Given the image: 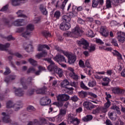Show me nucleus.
<instances>
[{
    "mask_svg": "<svg viewBox=\"0 0 125 125\" xmlns=\"http://www.w3.org/2000/svg\"><path fill=\"white\" fill-rule=\"evenodd\" d=\"M44 61H47V62L50 64L47 67V70H48L49 72H51L53 74H57L60 78L63 77L64 74L63 69L55 65V63H54L51 58H45L44 59Z\"/></svg>",
    "mask_w": 125,
    "mask_h": 125,
    "instance_id": "nucleus-1",
    "label": "nucleus"
},
{
    "mask_svg": "<svg viewBox=\"0 0 125 125\" xmlns=\"http://www.w3.org/2000/svg\"><path fill=\"white\" fill-rule=\"evenodd\" d=\"M57 99L58 101L60 102L53 103V105H56V106L60 108V107H62L64 104V103L62 101H68V100L70 99V96L65 94H60L57 97Z\"/></svg>",
    "mask_w": 125,
    "mask_h": 125,
    "instance_id": "nucleus-2",
    "label": "nucleus"
},
{
    "mask_svg": "<svg viewBox=\"0 0 125 125\" xmlns=\"http://www.w3.org/2000/svg\"><path fill=\"white\" fill-rule=\"evenodd\" d=\"M35 27L34 25L30 24L26 26V31L21 34L22 37L28 40L32 36V32L34 31Z\"/></svg>",
    "mask_w": 125,
    "mask_h": 125,
    "instance_id": "nucleus-3",
    "label": "nucleus"
},
{
    "mask_svg": "<svg viewBox=\"0 0 125 125\" xmlns=\"http://www.w3.org/2000/svg\"><path fill=\"white\" fill-rule=\"evenodd\" d=\"M77 42L79 46H82L83 49H88L89 43L84 39H82L79 41H77Z\"/></svg>",
    "mask_w": 125,
    "mask_h": 125,
    "instance_id": "nucleus-4",
    "label": "nucleus"
},
{
    "mask_svg": "<svg viewBox=\"0 0 125 125\" xmlns=\"http://www.w3.org/2000/svg\"><path fill=\"white\" fill-rule=\"evenodd\" d=\"M67 121L70 123V124H74L75 122H76L77 125H80V120L77 118L75 117V115L72 113H70L68 115Z\"/></svg>",
    "mask_w": 125,
    "mask_h": 125,
    "instance_id": "nucleus-5",
    "label": "nucleus"
},
{
    "mask_svg": "<svg viewBox=\"0 0 125 125\" xmlns=\"http://www.w3.org/2000/svg\"><path fill=\"white\" fill-rule=\"evenodd\" d=\"M83 106L86 108L88 111H91L92 109H94L96 105H94L90 102H84L83 103Z\"/></svg>",
    "mask_w": 125,
    "mask_h": 125,
    "instance_id": "nucleus-6",
    "label": "nucleus"
},
{
    "mask_svg": "<svg viewBox=\"0 0 125 125\" xmlns=\"http://www.w3.org/2000/svg\"><path fill=\"white\" fill-rule=\"evenodd\" d=\"M53 59L56 62H65V63H67V61H66L65 57L59 54H57V55L53 58Z\"/></svg>",
    "mask_w": 125,
    "mask_h": 125,
    "instance_id": "nucleus-7",
    "label": "nucleus"
},
{
    "mask_svg": "<svg viewBox=\"0 0 125 125\" xmlns=\"http://www.w3.org/2000/svg\"><path fill=\"white\" fill-rule=\"evenodd\" d=\"M60 28L62 31H67L71 28L70 23L62 22L60 25Z\"/></svg>",
    "mask_w": 125,
    "mask_h": 125,
    "instance_id": "nucleus-8",
    "label": "nucleus"
},
{
    "mask_svg": "<svg viewBox=\"0 0 125 125\" xmlns=\"http://www.w3.org/2000/svg\"><path fill=\"white\" fill-rule=\"evenodd\" d=\"M100 33L102 36H103L105 38L109 36V32L107 30V27L105 26H102L101 27Z\"/></svg>",
    "mask_w": 125,
    "mask_h": 125,
    "instance_id": "nucleus-9",
    "label": "nucleus"
},
{
    "mask_svg": "<svg viewBox=\"0 0 125 125\" xmlns=\"http://www.w3.org/2000/svg\"><path fill=\"white\" fill-rule=\"evenodd\" d=\"M117 39L118 42L122 43L125 42V33L123 32H119L117 33Z\"/></svg>",
    "mask_w": 125,
    "mask_h": 125,
    "instance_id": "nucleus-10",
    "label": "nucleus"
},
{
    "mask_svg": "<svg viewBox=\"0 0 125 125\" xmlns=\"http://www.w3.org/2000/svg\"><path fill=\"white\" fill-rule=\"evenodd\" d=\"M72 34H74L75 36H78V37H81L83 34V30L80 28V27L77 26L72 30Z\"/></svg>",
    "mask_w": 125,
    "mask_h": 125,
    "instance_id": "nucleus-11",
    "label": "nucleus"
},
{
    "mask_svg": "<svg viewBox=\"0 0 125 125\" xmlns=\"http://www.w3.org/2000/svg\"><path fill=\"white\" fill-rule=\"evenodd\" d=\"M40 103L42 106H45L51 103V100L48 99L47 97H45L41 99Z\"/></svg>",
    "mask_w": 125,
    "mask_h": 125,
    "instance_id": "nucleus-12",
    "label": "nucleus"
},
{
    "mask_svg": "<svg viewBox=\"0 0 125 125\" xmlns=\"http://www.w3.org/2000/svg\"><path fill=\"white\" fill-rule=\"evenodd\" d=\"M112 91L114 94H124L125 93V90L121 89L119 87H113Z\"/></svg>",
    "mask_w": 125,
    "mask_h": 125,
    "instance_id": "nucleus-13",
    "label": "nucleus"
},
{
    "mask_svg": "<svg viewBox=\"0 0 125 125\" xmlns=\"http://www.w3.org/2000/svg\"><path fill=\"white\" fill-rule=\"evenodd\" d=\"M68 63L69 65H73L75 64L76 60H77V57L75 55H69L67 57Z\"/></svg>",
    "mask_w": 125,
    "mask_h": 125,
    "instance_id": "nucleus-14",
    "label": "nucleus"
},
{
    "mask_svg": "<svg viewBox=\"0 0 125 125\" xmlns=\"http://www.w3.org/2000/svg\"><path fill=\"white\" fill-rule=\"evenodd\" d=\"M2 116H4L2 119L3 123H5V124H11L12 121L10 119L9 116L6 115L5 112H2Z\"/></svg>",
    "mask_w": 125,
    "mask_h": 125,
    "instance_id": "nucleus-15",
    "label": "nucleus"
},
{
    "mask_svg": "<svg viewBox=\"0 0 125 125\" xmlns=\"http://www.w3.org/2000/svg\"><path fill=\"white\" fill-rule=\"evenodd\" d=\"M15 94L16 96H23L24 95V91L21 88L16 89L15 90Z\"/></svg>",
    "mask_w": 125,
    "mask_h": 125,
    "instance_id": "nucleus-16",
    "label": "nucleus"
},
{
    "mask_svg": "<svg viewBox=\"0 0 125 125\" xmlns=\"http://www.w3.org/2000/svg\"><path fill=\"white\" fill-rule=\"evenodd\" d=\"M16 79V75H11L8 76H7L5 78L4 82L7 83H8L10 81H14Z\"/></svg>",
    "mask_w": 125,
    "mask_h": 125,
    "instance_id": "nucleus-17",
    "label": "nucleus"
},
{
    "mask_svg": "<svg viewBox=\"0 0 125 125\" xmlns=\"http://www.w3.org/2000/svg\"><path fill=\"white\" fill-rule=\"evenodd\" d=\"M66 112H67V109L66 108L60 109V112L58 115V119H62V117H64L66 115Z\"/></svg>",
    "mask_w": 125,
    "mask_h": 125,
    "instance_id": "nucleus-18",
    "label": "nucleus"
},
{
    "mask_svg": "<svg viewBox=\"0 0 125 125\" xmlns=\"http://www.w3.org/2000/svg\"><path fill=\"white\" fill-rule=\"evenodd\" d=\"M62 20L64 23H69L71 21L70 16L63 15L62 16Z\"/></svg>",
    "mask_w": 125,
    "mask_h": 125,
    "instance_id": "nucleus-19",
    "label": "nucleus"
},
{
    "mask_svg": "<svg viewBox=\"0 0 125 125\" xmlns=\"http://www.w3.org/2000/svg\"><path fill=\"white\" fill-rule=\"evenodd\" d=\"M24 22V20L22 19H19L16 20L14 22L13 24L14 26L16 27H19L20 26H22V23Z\"/></svg>",
    "mask_w": 125,
    "mask_h": 125,
    "instance_id": "nucleus-20",
    "label": "nucleus"
},
{
    "mask_svg": "<svg viewBox=\"0 0 125 125\" xmlns=\"http://www.w3.org/2000/svg\"><path fill=\"white\" fill-rule=\"evenodd\" d=\"M39 9L43 15H46V14H47V11H46V9L44 8V5L43 4H40Z\"/></svg>",
    "mask_w": 125,
    "mask_h": 125,
    "instance_id": "nucleus-21",
    "label": "nucleus"
},
{
    "mask_svg": "<svg viewBox=\"0 0 125 125\" xmlns=\"http://www.w3.org/2000/svg\"><path fill=\"white\" fill-rule=\"evenodd\" d=\"M47 55V52L45 51H43L42 53H39L36 55V57L38 58V59H41L42 57H45Z\"/></svg>",
    "mask_w": 125,
    "mask_h": 125,
    "instance_id": "nucleus-22",
    "label": "nucleus"
},
{
    "mask_svg": "<svg viewBox=\"0 0 125 125\" xmlns=\"http://www.w3.org/2000/svg\"><path fill=\"white\" fill-rule=\"evenodd\" d=\"M103 81L104 82L102 83V85H103V86H108V85H109V81H110L109 78L105 77L103 78Z\"/></svg>",
    "mask_w": 125,
    "mask_h": 125,
    "instance_id": "nucleus-23",
    "label": "nucleus"
},
{
    "mask_svg": "<svg viewBox=\"0 0 125 125\" xmlns=\"http://www.w3.org/2000/svg\"><path fill=\"white\" fill-rule=\"evenodd\" d=\"M108 117L112 121H116L118 119L117 115L114 114L113 112L108 113Z\"/></svg>",
    "mask_w": 125,
    "mask_h": 125,
    "instance_id": "nucleus-24",
    "label": "nucleus"
},
{
    "mask_svg": "<svg viewBox=\"0 0 125 125\" xmlns=\"http://www.w3.org/2000/svg\"><path fill=\"white\" fill-rule=\"evenodd\" d=\"M78 95L80 98H85L87 96V92L81 91L78 92Z\"/></svg>",
    "mask_w": 125,
    "mask_h": 125,
    "instance_id": "nucleus-25",
    "label": "nucleus"
},
{
    "mask_svg": "<svg viewBox=\"0 0 125 125\" xmlns=\"http://www.w3.org/2000/svg\"><path fill=\"white\" fill-rule=\"evenodd\" d=\"M107 102L104 104V107H103L104 110H105V112H107V109L111 106V102H110V100L109 99H106Z\"/></svg>",
    "mask_w": 125,
    "mask_h": 125,
    "instance_id": "nucleus-26",
    "label": "nucleus"
},
{
    "mask_svg": "<svg viewBox=\"0 0 125 125\" xmlns=\"http://www.w3.org/2000/svg\"><path fill=\"white\" fill-rule=\"evenodd\" d=\"M9 46H10L9 43H7L5 45L0 44V50H6V48H8Z\"/></svg>",
    "mask_w": 125,
    "mask_h": 125,
    "instance_id": "nucleus-27",
    "label": "nucleus"
},
{
    "mask_svg": "<svg viewBox=\"0 0 125 125\" xmlns=\"http://www.w3.org/2000/svg\"><path fill=\"white\" fill-rule=\"evenodd\" d=\"M43 48H46L48 50L50 49L49 46L46 44L40 45L38 47V51H42Z\"/></svg>",
    "mask_w": 125,
    "mask_h": 125,
    "instance_id": "nucleus-28",
    "label": "nucleus"
},
{
    "mask_svg": "<svg viewBox=\"0 0 125 125\" xmlns=\"http://www.w3.org/2000/svg\"><path fill=\"white\" fill-rule=\"evenodd\" d=\"M92 119H93L92 115H89L83 117L82 120L83 122H89V121H91Z\"/></svg>",
    "mask_w": 125,
    "mask_h": 125,
    "instance_id": "nucleus-29",
    "label": "nucleus"
},
{
    "mask_svg": "<svg viewBox=\"0 0 125 125\" xmlns=\"http://www.w3.org/2000/svg\"><path fill=\"white\" fill-rule=\"evenodd\" d=\"M69 84H70V83L67 80H64L61 83V86L62 87H65V88H68L66 86L67 85H69Z\"/></svg>",
    "mask_w": 125,
    "mask_h": 125,
    "instance_id": "nucleus-30",
    "label": "nucleus"
},
{
    "mask_svg": "<svg viewBox=\"0 0 125 125\" xmlns=\"http://www.w3.org/2000/svg\"><path fill=\"white\" fill-rule=\"evenodd\" d=\"M46 89L44 87L40 88L36 90V92L37 94H44L45 93Z\"/></svg>",
    "mask_w": 125,
    "mask_h": 125,
    "instance_id": "nucleus-31",
    "label": "nucleus"
},
{
    "mask_svg": "<svg viewBox=\"0 0 125 125\" xmlns=\"http://www.w3.org/2000/svg\"><path fill=\"white\" fill-rule=\"evenodd\" d=\"M111 109L114 110L116 113H117V114H118V115H121V111H120V108L117 106V105H113L112 106H111Z\"/></svg>",
    "mask_w": 125,
    "mask_h": 125,
    "instance_id": "nucleus-32",
    "label": "nucleus"
},
{
    "mask_svg": "<svg viewBox=\"0 0 125 125\" xmlns=\"http://www.w3.org/2000/svg\"><path fill=\"white\" fill-rule=\"evenodd\" d=\"M28 62H29V63H30L31 65L32 66H34V67L38 65L37 62L32 58H30L29 59H28Z\"/></svg>",
    "mask_w": 125,
    "mask_h": 125,
    "instance_id": "nucleus-33",
    "label": "nucleus"
},
{
    "mask_svg": "<svg viewBox=\"0 0 125 125\" xmlns=\"http://www.w3.org/2000/svg\"><path fill=\"white\" fill-rule=\"evenodd\" d=\"M69 75L71 78L73 79V80H75V81H78V80H79V76L75 72H73V73H70Z\"/></svg>",
    "mask_w": 125,
    "mask_h": 125,
    "instance_id": "nucleus-34",
    "label": "nucleus"
},
{
    "mask_svg": "<svg viewBox=\"0 0 125 125\" xmlns=\"http://www.w3.org/2000/svg\"><path fill=\"white\" fill-rule=\"evenodd\" d=\"M18 17L23 18L26 17V16L23 14V11L20 10L17 12Z\"/></svg>",
    "mask_w": 125,
    "mask_h": 125,
    "instance_id": "nucleus-35",
    "label": "nucleus"
},
{
    "mask_svg": "<svg viewBox=\"0 0 125 125\" xmlns=\"http://www.w3.org/2000/svg\"><path fill=\"white\" fill-rule=\"evenodd\" d=\"M60 16H61V12H60V11H57L55 12L54 18H56V20L59 19V18H60Z\"/></svg>",
    "mask_w": 125,
    "mask_h": 125,
    "instance_id": "nucleus-36",
    "label": "nucleus"
},
{
    "mask_svg": "<svg viewBox=\"0 0 125 125\" xmlns=\"http://www.w3.org/2000/svg\"><path fill=\"white\" fill-rule=\"evenodd\" d=\"M89 87H93L96 85V82L95 81H90L88 83Z\"/></svg>",
    "mask_w": 125,
    "mask_h": 125,
    "instance_id": "nucleus-37",
    "label": "nucleus"
},
{
    "mask_svg": "<svg viewBox=\"0 0 125 125\" xmlns=\"http://www.w3.org/2000/svg\"><path fill=\"white\" fill-rule=\"evenodd\" d=\"M99 4V1L98 0H93L92 7L95 8L97 7V6Z\"/></svg>",
    "mask_w": 125,
    "mask_h": 125,
    "instance_id": "nucleus-38",
    "label": "nucleus"
},
{
    "mask_svg": "<svg viewBox=\"0 0 125 125\" xmlns=\"http://www.w3.org/2000/svg\"><path fill=\"white\" fill-rule=\"evenodd\" d=\"M12 4L14 6H17L20 4V1L19 0H12Z\"/></svg>",
    "mask_w": 125,
    "mask_h": 125,
    "instance_id": "nucleus-39",
    "label": "nucleus"
},
{
    "mask_svg": "<svg viewBox=\"0 0 125 125\" xmlns=\"http://www.w3.org/2000/svg\"><path fill=\"white\" fill-rule=\"evenodd\" d=\"M25 49L27 52H33L34 51V48L30 45L28 47L25 48Z\"/></svg>",
    "mask_w": 125,
    "mask_h": 125,
    "instance_id": "nucleus-40",
    "label": "nucleus"
},
{
    "mask_svg": "<svg viewBox=\"0 0 125 125\" xmlns=\"http://www.w3.org/2000/svg\"><path fill=\"white\" fill-rule=\"evenodd\" d=\"M35 72H36V68L31 66L27 70V73L30 74V73H35Z\"/></svg>",
    "mask_w": 125,
    "mask_h": 125,
    "instance_id": "nucleus-41",
    "label": "nucleus"
},
{
    "mask_svg": "<svg viewBox=\"0 0 125 125\" xmlns=\"http://www.w3.org/2000/svg\"><path fill=\"white\" fill-rule=\"evenodd\" d=\"M14 106V104L11 101H8L6 104L7 108H12Z\"/></svg>",
    "mask_w": 125,
    "mask_h": 125,
    "instance_id": "nucleus-42",
    "label": "nucleus"
},
{
    "mask_svg": "<svg viewBox=\"0 0 125 125\" xmlns=\"http://www.w3.org/2000/svg\"><path fill=\"white\" fill-rule=\"evenodd\" d=\"M42 35L45 37V38H47V37H51V34L48 31H43L42 32Z\"/></svg>",
    "mask_w": 125,
    "mask_h": 125,
    "instance_id": "nucleus-43",
    "label": "nucleus"
},
{
    "mask_svg": "<svg viewBox=\"0 0 125 125\" xmlns=\"http://www.w3.org/2000/svg\"><path fill=\"white\" fill-rule=\"evenodd\" d=\"M100 112V107H98V108L95 109H93L92 110V114H93V115H96L98 114V113H99Z\"/></svg>",
    "mask_w": 125,
    "mask_h": 125,
    "instance_id": "nucleus-44",
    "label": "nucleus"
},
{
    "mask_svg": "<svg viewBox=\"0 0 125 125\" xmlns=\"http://www.w3.org/2000/svg\"><path fill=\"white\" fill-rule=\"evenodd\" d=\"M32 81H33V77H29L27 80V83L28 84H31V85H33L34 83L32 82Z\"/></svg>",
    "mask_w": 125,
    "mask_h": 125,
    "instance_id": "nucleus-45",
    "label": "nucleus"
},
{
    "mask_svg": "<svg viewBox=\"0 0 125 125\" xmlns=\"http://www.w3.org/2000/svg\"><path fill=\"white\" fill-rule=\"evenodd\" d=\"M111 42L114 46H117V47H119V44H118V42H117V40H116V39H112Z\"/></svg>",
    "mask_w": 125,
    "mask_h": 125,
    "instance_id": "nucleus-46",
    "label": "nucleus"
},
{
    "mask_svg": "<svg viewBox=\"0 0 125 125\" xmlns=\"http://www.w3.org/2000/svg\"><path fill=\"white\" fill-rule=\"evenodd\" d=\"M106 8H111L112 5L111 4V0H106Z\"/></svg>",
    "mask_w": 125,
    "mask_h": 125,
    "instance_id": "nucleus-47",
    "label": "nucleus"
},
{
    "mask_svg": "<svg viewBox=\"0 0 125 125\" xmlns=\"http://www.w3.org/2000/svg\"><path fill=\"white\" fill-rule=\"evenodd\" d=\"M9 54H11V55H15V56L18 57V58H22L23 57V56H22L21 54H19V53H16L13 54L12 52H9Z\"/></svg>",
    "mask_w": 125,
    "mask_h": 125,
    "instance_id": "nucleus-48",
    "label": "nucleus"
},
{
    "mask_svg": "<svg viewBox=\"0 0 125 125\" xmlns=\"http://www.w3.org/2000/svg\"><path fill=\"white\" fill-rule=\"evenodd\" d=\"M5 71L4 72V75H5V76H6V75H9V74H10V73H11V71H10V69H9V68L8 67H6L5 68Z\"/></svg>",
    "mask_w": 125,
    "mask_h": 125,
    "instance_id": "nucleus-49",
    "label": "nucleus"
},
{
    "mask_svg": "<svg viewBox=\"0 0 125 125\" xmlns=\"http://www.w3.org/2000/svg\"><path fill=\"white\" fill-rule=\"evenodd\" d=\"M88 37H90V38H93L94 37V33L92 30H89L88 31Z\"/></svg>",
    "mask_w": 125,
    "mask_h": 125,
    "instance_id": "nucleus-50",
    "label": "nucleus"
},
{
    "mask_svg": "<svg viewBox=\"0 0 125 125\" xmlns=\"http://www.w3.org/2000/svg\"><path fill=\"white\" fill-rule=\"evenodd\" d=\"M114 55H116L118 56V57H119L120 59H122V55L118 52L117 50H114V52H113Z\"/></svg>",
    "mask_w": 125,
    "mask_h": 125,
    "instance_id": "nucleus-51",
    "label": "nucleus"
},
{
    "mask_svg": "<svg viewBox=\"0 0 125 125\" xmlns=\"http://www.w3.org/2000/svg\"><path fill=\"white\" fill-rule=\"evenodd\" d=\"M81 88H83V89H85V90H88V89H89V88L87 87V86L84 85V83H83V82H81Z\"/></svg>",
    "mask_w": 125,
    "mask_h": 125,
    "instance_id": "nucleus-52",
    "label": "nucleus"
},
{
    "mask_svg": "<svg viewBox=\"0 0 125 125\" xmlns=\"http://www.w3.org/2000/svg\"><path fill=\"white\" fill-rule=\"evenodd\" d=\"M70 100H72L73 102H77L79 100V98L78 96L74 95L71 98Z\"/></svg>",
    "mask_w": 125,
    "mask_h": 125,
    "instance_id": "nucleus-53",
    "label": "nucleus"
},
{
    "mask_svg": "<svg viewBox=\"0 0 125 125\" xmlns=\"http://www.w3.org/2000/svg\"><path fill=\"white\" fill-rule=\"evenodd\" d=\"M88 49L90 52H91V51H94V50H95V46L93 44H92L90 46V47L89 46Z\"/></svg>",
    "mask_w": 125,
    "mask_h": 125,
    "instance_id": "nucleus-54",
    "label": "nucleus"
},
{
    "mask_svg": "<svg viewBox=\"0 0 125 125\" xmlns=\"http://www.w3.org/2000/svg\"><path fill=\"white\" fill-rule=\"evenodd\" d=\"M8 6H9V5L6 4V5L4 6L0 10V11H6L7 9H8Z\"/></svg>",
    "mask_w": 125,
    "mask_h": 125,
    "instance_id": "nucleus-55",
    "label": "nucleus"
},
{
    "mask_svg": "<svg viewBox=\"0 0 125 125\" xmlns=\"http://www.w3.org/2000/svg\"><path fill=\"white\" fill-rule=\"evenodd\" d=\"M68 91H67V93L69 95H72L73 93L74 90V88L73 87H69V88H67Z\"/></svg>",
    "mask_w": 125,
    "mask_h": 125,
    "instance_id": "nucleus-56",
    "label": "nucleus"
},
{
    "mask_svg": "<svg viewBox=\"0 0 125 125\" xmlns=\"http://www.w3.org/2000/svg\"><path fill=\"white\" fill-rule=\"evenodd\" d=\"M27 111L28 112H31V111H35V107L32 105H29L27 108Z\"/></svg>",
    "mask_w": 125,
    "mask_h": 125,
    "instance_id": "nucleus-57",
    "label": "nucleus"
},
{
    "mask_svg": "<svg viewBox=\"0 0 125 125\" xmlns=\"http://www.w3.org/2000/svg\"><path fill=\"white\" fill-rule=\"evenodd\" d=\"M79 64L80 67H83V68H84V67H85L84 65V62H83V61L82 60L79 61Z\"/></svg>",
    "mask_w": 125,
    "mask_h": 125,
    "instance_id": "nucleus-58",
    "label": "nucleus"
},
{
    "mask_svg": "<svg viewBox=\"0 0 125 125\" xmlns=\"http://www.w3.org/2000/svg\"><path fill=\"white\" fill-rule=\"evenodd\" d=\"M21 83L22 84L24 89H27V88H28V87L27 86V85H26L25 84H24V82L23 81V79H21Z\"/></svg>",
    "mask_w": 125,
    "mask_h": 125,
    "instance_id": "nucleus-59",
    "label": "nucleus"
},
{
    "mask_svg": "<svg viewBox=\"0 0 125 125\" xmlns=\"http://www.w3.org/2000/svg\"><path fill=\"white\" fill-rule=\"evenodd\" d=\"M68 0H64L62 5V7H61L62 9H64V8L65 7V5H66V3L68 2Z\"/></svg>",
    "mask_w": 125,
    "mask_h": 125,
    "instance_id": "nucleus-60",
    "label": "nucleus"
},
{
    "mask_svg": "<svg viewBox=\"0 0 125 125\" xmlns=\"http://www.w3.org/2000/svg\"><path fill=\"white\" fill-rule=\"evenodd\" d=\"M7 41H14L15 40V38L12 37V35H9L6 38Z\"/></svg>",
    "mask_w": 125,
    "mask_h": 125,
    "instance_id": "nucleus-61",
    "label": "nucleus"
},
{
    "mask_svg": "<svg viewBox=\"0 0 125 125\" xmlns=\"http://www.w3.org/2000/svg\"><path fill=\"white\" fill-rule=\"evenodd\" d=\"M69 15L72 17H75V16H77V12H76V11L71 12Z\"/></svg>",
    "mask_w": 125,
    "mask_h": 125,
    "instance_id": "nucleus-62",
    "label": "nucleus"
},
{
    "mask_svg": "<svg viewBox=\"0 0 125 125\" xmlns=\"http://www.w3.org/2000/svg\"><path fill=\"white\" fill-rule=\"evenodd\" d=\"M38 70L40 71V72L42 73V71H44V70H45V68L42 66H39L38 67Z\"/></svg>",
    "mask_w": 125,
    "mask_h": 125,
    "instance_id": "nucleus-63",
    "label": "nucleus"
},
{
    "mask_svg": "<svg viewBox=\"0 0 125 125\" xmlns=\"http://www.w3.org/2000/svg\"><path fill=\"white\" fill-rule=\"evenodd\" d=\"M105 124L106 125H113L112 122H111V121L109 119L106 120Z\"/></svg>",
    "mask_w": 125,
    "mask_h": 125,
    "instance_id": "nucleus-64",
    "label": "nucleus"
}]
</instances>
